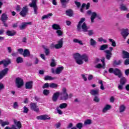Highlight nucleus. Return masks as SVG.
Returning <instances> with one entry per match:
<instances>
[{"instance_id": "nucleus-1", "label": "nucleus", "mask_w": 129, "mask_h": 129, "mask_svg": "<svg viewBox=\"0 0 129 129\" xmlns=\"http://www.w3.org/2000/svg\"><path fill=\"white\" fill-rule=\"evenodd\" d=\"M83 22H85V18H81L80 21H79L77 26V31L78 32H84L85 33L88 32V35L89 36H92V35L94 34V32L92 30H88V27H87V25H86V23H83Z\"/></svg>"}, {"instance_id": "nucleus-2", "label": "nucleus", "mask_w": 129, "mask_h": 129, "mask_svg": "<svg viewBox=\"0 0 129 129\" xmlns=\"http://www.w3.org/2000/svg\"><path fill=\"white\" fill-rule=\"evenodd\" d=\"M87 14L89 15V16H90L91 15V23H94V20L95 19V18H97L98 20H101V17L99 16V15H97V13L96 12H92L91 10H89L87 12Z\"/></svg>"}, {"instance_id": "nucleus-3", "label": "nucleus", "mask_w": 129, "mask_h": 129, "mask_svg": "<svg viewBox=\"0 0 129 129\" xmlns=\"http://www.w3.org/2000/svg\"><path fill=\"white\" fill-rule=\"evenodd\" d=\"M108 71L109 73H113V74L116 75V76H118V78H120L121 76H122L121 71L117 68H109Z\"/></svg>"}, {"instance_id": "nucleus-4", "label": "nucleus", "mask_w": 129, "mask_h": 129, "mask_svg": "<svg viewBox=\"0 0 129 129\" xmlns=\"http://www.w3.org/2000/svg\"><path fill=\"white\" fill-rule=\"evenodd\" d=\"M61 96L60 97V100H68L69 99V96L68 93H67V89L66 88H63L62 90V92L61 93Z\"/></svg>"}, {"instance_id": "nucleus-5", "label": "nucleus", "mask_w": 129, "mask_h": 129, "mask_svg": "<svg viewBox=\"0 0 129 129\" xmlns=\"http://www.w3.org/2000/svg\"><path fill=\"white\" fill-rule=\"evenodd\" d=\"M63 38L59 39L57 41V44L55 45H54V43H52L50 46V48H55L56 49H61V48L63 47Z\"/></svg>"}, {"instance_id": "nucleus-6", "label": "nucleus", "mask_w": 129, "mask_h": 129, "mask_svg": "<svg viewBox=\"0 0 129 129\" xmlns=\"http://www.w3.org/2000/svg\"><path fill=\"white\" fill-rule=\"evenodd\" d=\"M30 8H33L34 11V15H38V6H37V0H32V3L29 4Z\"/></svg>"}, {"instance_id": "nucleus-7", "label": "nucleus", "mask_w": 129, "mask_h": 129, "mask_svg": "<svg viewBox=\"0 0 129 129\" xmlns=\"http://www.w3.org/2000/svg\"><path fill=\"white\" fill-rule=\"evenodd\" d=\"M74 57L76 60V63L79 65H82L83 64V61L81 60V55L79 53H76L74 55Z\"/></svg>"}, {"instance_id": "nucleus-8", "label": "nucleus", "mask_w": 129, "mask_h": 129, "mask_svg": "<svg viewBox=\"0 0 129 129\" xmlns=\"http://www.w3.org/2000/svg\"><path fill=\"white\" fill-rule=\"evenodd\" d=\"M112 50H113V48L112 47H109V50H106L104 51V53H105V57L106 59L107 60H110V58H111V56H112Z\"/></svg>"}, {"instance_id": "nucleus-9", "label": "nucleus", "mask_w": 129, "mask_h": 129, "mask_svg": "<svg viewBox=\"0 0 129 129\" xmlns=\"http://www.w3.org/2000/svg\"><path fill=\"white\" fill-rule=\"evenodd\" d=\"M0 20L1 21H2V22H3L4 26L5 27H8V24L6 23V22H7L8 20H9V17H8V15H7V14L3 13L1 17Z\"/></svg>"}, {"instance_id": "nucleus-10", "label": "nucleus", "mask_w": 129, "mask_h": 129, "mask_svg": "<svg viewBox=\"0 0 129 129\" xmlns=\"http://www.w3.org/2000/svg\"><path fill=\"white\" fill-rule=\"evenodd\" d=\"M28 12H29V8L27 6H25L22 8V11L20 13V15L21 17L25 18V17L27 16Z\"/></svg>"}, {"instance_id": "nucleus-11", "label": "nucleus", "mask_w": 129, "mask_h": 129, "mask_svg": "<svg viewBox=\"0 0 129 129\" xmlns=\"http://www.w3.org/2000/svg\"><path fill=\"white\" fill-rule=\"evenodd\" d=\"M16 84L18 88H21L24 85V81L20 78H17L16 79Z\"/></svg>"}, {"instance_id": "nucleus-12", "label": "nucleus", "mask_w": 129, "mask_h": 129, "mask_svg": "<svg viewBox=\"0 0 129 129\" xmlns=\"http://www.w3.org/2000/svg\"><path fill=\"white\" fill-rule=\"evenodd\" d=\"M8 72H9V68H6L3 70L0 71V80L1 79H3L5 76L8 74Z\"/></svg>"}, {"instance_id": "nucleus-13", "label": "nucleus", "mask_w": 129, "mask_h": 129, "mask_svg": "<svg viewBox=\"0 0 129 129\" xmlns=\"http://www.w3.org/2000/svg\"><path fill=\"white\" fill-rule=\"evenodd\" d=\"M37 119L40 120H47V119L50 120L51 119V117H50L48 115H41L40 116H38L36 117Z\"/></svg>"}, {"instance_id": "nucleus-14", "label": "nucleus", "mask_w": 129, "mask_h": 129, "mask_svg": "<svg viewBox=\"0 0 129 129\" xmlns=\"http://www.w3.org/2000/svg\"><path fill=\"white\" fill-rule=\"evenodd\" d=\"M129 32H128V29H122L121 32V35L122 36L123 38L124 39H126V37L128 36Z\"/></svg>"}, {"instance_id": "nucleus-15", "label": "nucleus", "mask_w": 129, "mask_h": 129, "mask_svg": "<svg viewBox=\"0 0 129 129\" xmlns=\"http://www.w3.org/2000/svg\"><path fill=\"white\" fill-rule=\"evenodd\" d=\"M30 108L32 110L36 111V112H38L39 110V108L37 106V104H36V103H31L30 104Z\"/></svg>"}, {"instance_id": "nucleus-16", "label": "nucleus", "mask_w": 129, "mask_h": 129, "mask_svg": "<svg viewBox=\"0 0 129 129\" xmlns=\"http://www.w3.org/2000/svg\"><path fill=\"white\" fill-rule=\"evenodd\" d=\"M4 65V67H7L9 64H11V60H3L0 61V65Z\"/></svg>"}, {"instance_id": "nucleus-17", "label": "nucleus", "mask_w": 129, "mask_h": 129, "mask_svg": "<svg viewBox=\"0 0 129 129\" xmlns=\"http://www.w3.org/2000/svg\"><path fill=\"white\" fill-rule=\"evenodd\" d=\"M25 88L26 89H32V88H33V81H30L27 82L25 84Z\"/></svg>"}, {"instance_id": "nucleus-18", "label": "nucleus", "mask_w": 129, "mask_h": 129, "mask_svg": "<svg viewBox=\"0 0 129 129\" xmlns=\"http://www.w3.org/2000/svg\"><path fill=\"white\" fill-rule=\"evenodd\" d=\"M90 93L91 95L95 96V95H99V90L92 89L90 91Z\"/></svg>"}, {"instance_id": "nucleus-19", "label": "nucleus", "mask_w": 129, "mask_h": 129, "mask_svg": "<svg viewBox=\"0 0 129 129\" xmlns=\"http://www.w3.org/2000/svg\"><path fill=\"white\" fill-rule=\"evenodd\" d=\"M59 95H60V93L58 92H56V93H54L53 94V95L52 97V101H54V102H56L57 100H58V98L59 97Z\"/></svg>"}, {"instance_id": "nucleus-20", "label": "nucleus", "mask_w": 129, "mask_h": 129, "mask_svg": "<svg viewBox=\"0 0 129 129\" xmlns=\"http://www.w3.org/2000/svg\"><path fill=\"white\" fill-rule=\"evenodd\" d=\"M23 57H30L31 56V52L28 49H24L23 53Z\"/></svg>"}, {"instance_id": "nucleus-21", "label": "nucleus", "mask_w": 129, "mask_h": 129, "mask_svg": "<svg viewBox=\"0 0 129 129\" xmlns=\"http://www.w3.org/2000/svg\"><path fill=\"white\" fill-rule=\"evenodd\" d=\"M123 59H128L129 58V53L123 50L122 52Z\"/></svg>"}, {"instance_id": "nucleus-22", "label": "nucleus", "mask_w": 129, "mask_h": 129, "mask_svg": "<svg viewBox=\"0 0 129 129\" xmlns=\"http://www.w3.org/2000/svg\"><path fill=\"white\" fill-rule=\"evenodd\" d=\"M28 25H32V22H27V23H23L19 27L20 30H24L26 28Z\"/></svg>"}, {"instance_id": "nucleus-23", "label": "nucleus", "mask_w": 129, "mask_h": 129, "mask_svg": "<svg viewBox=\"0 0 129 129\" xmlns=\"http://www.w3.org/2000/svg\"><path fill=\"white\" fill-rule=\"evenodd\" d=\"M14 122L15 124L17 126L18 128H22V123H21V121L17 120V119H14Z\"/></svg>"}, {"instance_id": "nucleus-24", "label": "nucleus", "mask_w": 129, "mask_h": 129, "mask_svg": "<svg viewBox=\"0 0 129 129\" xmlns=\"http://www.w3.org/2000/svg\"><path fill=\"white\" fill-rule=\"evenodd\" d=\"M88 55L86 54H84L81 56V60H83L85 62H88Z\"/></svg>"}, {"instance_id": "nucleus-25", "label": "nucleus", "mask_w": 129, "mask_h": 129, "mask_svg": "<svg viewBox=\"0 0 129 129\" xmlns=\"http://www.w3.org/2000/svg\"><path fill=\"white\" fill-rule=\"evenodd\" d=\"M111 108V106L110 105L107 104L105 106V107L102 109V112L105 113L107 110H109Z\"/></svg>"}, {"instance_id": "nucleus-26", "label": "nucleus", "mask_w": 129, "mask_h": 129, "mask_svg": "<svg viewBox=\"0 0 129 129\" xmlns=\"http://www.w3.org/2000/svg\"><path fill=\"white\" fill-rule=\"evenodd\" d=\"M63 70H64V67H58L55 70V74H60V73H61V72H62Z\"/></svg>"}, {"instance_id": "nucleus-27", "label": "nucleus", "mask_w": 129, "mask_h": 129, "mask_svg": "<svg viewBox=\"0 0 129 129\" xmlns=\"http://www.w3.org/2000/svg\"><path fill=\"white\" fill-rule=\"evenodd\" d=\"M6 34H7V36H15V35H16V34H17V33L16 32H15L14 31L7 30Z\"/></svg>"}, {"instance_id": "nucleus-28", "label": "nucleus", "mask_w": 129, "mask_h": 129, "mask_svg": "<svg viewBox=\"0 0 129 129\" xmlns=\"http://www.w3.org/2000/svg\"><path fill=\"white\" fill-rule=\"evenodd\" d=\"M52 16H53V14L52 13H49L47 15H43L41 18V20L43 21V20H45V19H50Z\"/></svg>"}, {"instance_id": "nucleus-29", "label": "nucleus", "mask_w": 129, "mask_h": 129, "mask_svg": "<svg viewBox=\"0 0 129 129\" xmlns=\"http://www.w3.org/2000/svg\"><path fill=\"white\" fill-rule=\"evenodd\" d=\"M126 83V79L125 78L121 76L120 79V84L122 85H124Z\"/></svg>"}, {"instance_id": "nucleus-30", "label": "nucleus", "mask_w": 129, "mask_h": 129, "mask_svg": "<svg viewBox=\"0 0 129 129\" xmlns=\"http://www.w3.org/2000/svg\"><path fill=\"white\" fill-rule=\"evenodd\" d=\"M0 124H1L2 126H5V125H9L10 124V122L4 121V120L0 119Z\"/></svg>"}, {"instance_id": "nucleus-31", "label": "nucleus", "mask_w": 129, "mask_h": 129, "mask_svg": "<svg viewBox=\"0 0 129 129\" xmlns=\"http://www.w3.org/2000/svg\"><path fill=\"white\" fill-rule=\"evenodd\" d=\"M70 0H60V3L62 6V8H66V4H68Z\"/></svg>"}, {"instance_id": "nucleus-32", "label": "nucleus", "mask_w": 129, "mask_h": 129, "mask_svg": "<svg viewBox=\"0 0 129 129\" xmlns=\"http://www.w3.org/2000/svg\"><path fill=\"white\" fill-rule=\"evenodd\" d=\"M42 47L44 50V53L46 56H48L50 54V49L46 48L45 46H43Z\"/></svg>"}, {"instance_id": "nucleus-33", "label": "nucleus", "mask_w": 129, "mask_h": 129, "mask_svg": "<svg viewBox=\"0 0 129 129\" xmlns=\"http://www.w3.org/2000/svg\"><path fill=\"white\" fill-rule=\"evenodd\" d=\"M52 29H53V30H56V31H58V30H61V27L58 24H54L52 25Z\"/></svg>"}, {"instance_id": "nucleus-34", "label": "nucleus", "mask_w": 129, "mask_h": 129, "mask_svg": "<svg viewBox=\"0 0 129 129\" xmlns=\"http://www.w3.org/2000/svg\"><path fill=\"white\" fill-rule=\"evenodd\" d=\"M67 16L69 17H72L73 16V11L71 9H69V10H67L66 11Z\"/></svg>"}, {"instance_id": "nucleus-35", "label": "nucleus", "mask_w": 129, "mask_h": 129, "mask_svg": "<svg viewBox=\"0 0 129 129\" xmlns=\"http://www.w3.org/2000/svg\"><path fill=\"white\" fill-rule=\"evenodd\" d=\"M68 106V105L66 103H63L59 105V107L60 109H63L64 108H66Z\"/></svg>"}, {"instance_id": "nucleus-36", "label": "nucleus", "mask_w": 129, "mask_h": 129, "mask_svg": "<svg viewBox=\"0 0 129 129\" xmlns=\"http://www.w3.org/2000/svg\"><path fill=\"white\" fill-rule=\"evenodd\" d=\"M107 48H108V45L103 44L100 46L99 50H100V51H102L103 50H105V49H107Z\"/></svg>"}, {"instance_id": "nucleus-37", "label": "nucleus", "mask_w": 129, "mask_h": 129, "mask_svg": "<svg viewBox=\"0 0 129 129\" xmlns=\"http://www.w3.org/2000/svg\"><path fill=\"white\" fill-rule=\"evenodd\" d=\"M125 106H124V105H121V106H120L119 107V112L121 113V112H123V111H124V110H125Z\"/></svg>"}, {"instance_id": "nucleus-38", "label": "nucleus", "mask_w": 129, "mask_h": 129, "mask_svg": "<svg viewBox=\"0 0 129 129\" xmlns=\"http://www.w3.org/2000/svg\"><path fill=\"white\" fill-rule=\"evenodd\" d=\"M49 87H50V88H58V84L55 83H50L49 84Z\"/></svg>"}, {"instance_id": "nucleus-39", "label": "nucleus", "mask_w": 129, "mask_h": 129, "mask_svg": "<svg viewBox=\"0 0 129 129\" xmlns=\"http://www.w3.org/2000/svg\"><path fill=\"white\" fill-rule=\"evenodd\" d=\"M43 94L45 96H48V95L50 94V91L49 90L44 89L43 91Z\"/></svg>"}, {"instance_id": "nucleus-40", "label": "nucleus", "mask_w": 129, "mask_h": 129, "mask_svg": "<svg viewBox=\"0 0 129 129\" xmlns=\"http://www.w3.org/2000/svg\"><path fill=\"white\" fill-rule=\"evenodd\" d=\"M92 123V120L90 119H88L86 120L84 122V125H87V124H91Z\"/></svg>"}, {"instance_id": "nucleus-41", "label": "nucleus", "mask_w": 129, "mask_h": 129, "mask_svg": "<svg viewBox=\"0 0 129 129\" xmlns=\"http://www.w3.org/2000/svg\"><path fill=\"white\" fill-rule=\"evenodd\" d=\"M90 42L91 46H93V47H94L96 45V41L92 38L90 39Z\"/></svg>"}, {"instance_id": "nucleus-42", "label": "nucleus", "mask_w": 129, "mask_h": 129, "mask_svg": "<svg viewBox=\"0 0 129 129\" xmlns=\"http://www.w3.org/2000/svg\"><path fill=\"white\" fill-rule=\"evenodd\" d=\"M76 127L79 129H82V128L83 127V123L80 122V123H77L76 125Z\"/></svg>"}, {"instance_id": "nucleus-43", "label": "nucleus", "mask_w": 129, "mask_h": 129, "mask_svg": "<svg viewBox=\"0 0 129 129\" xmlns=\"http://www.w3.org/2000/svg\"><path fill=\"white\" fill-rule=\"evenodd\" d=\"M55 79V78H52V77L50 76H45L44 77V80H54Z\"/></svg>"}, {"instance_id": "nucleus-44", "label": "nucleus", "mask_w": 129, "mask_h": 129, "mask_svg": "<svg viewBox=\"0 0 129 129\" xmlns=\"http://www.w3.org/2000/svg\"><path fill=\"white\" fill-rule=\"evenodd\" d=\"M120 9L121 11H127V8L123 4H121L120 6Z\"/></svg>"}, {"instance_id": "nucleus-45", "label": "nucleus", "mask_w": 129, "mask_h": 129, "mask_svg": "<svg viewBox=\"0 0 129 129\" xmlns=\"http://www.w3.org/2000/svg\"><path fill=\"white\" fill-rule=\"evenodd\" d=\"M109 42L112 43L111 46L113 47H116V43H115V41H114L112 39H109Z\"/></svg>"}, {"instance_id": "nucleus-46", "label": "nucleus", "mask_w": 129, "mask_h": 129, "mask_svg": "<svg viewBox=\"0 0 129 129\" xmlns=\"http://www.w3.org/2000/svg\"><path fill=\"white\" fill-rule=\"evenodd\" d=\"M23 58H22L21 57H18L17 59H16V62L17 63H23Z\"/></svg>"}, {"instance_id": "nucleus-47", "label": "nucleus", "mask_w": 129, "mask_h": 129, "mask_svg": "<svg viewBox=\"0 0 129 129\" xmlns=\"http://www.w3.org/2000/svg\"><path fill=\"white\" fill-rule=\"evenodd\" d=\"M121 64V61L118 60V61L116 60H114L113 61V66H116L117 65H120Z\"/></svg>"}, {"instance_id": "nucleus-48", "label": "nucleus", "mask_w": 129, "mask_h": 129, "mask_svg": "<svg viewBox=\"0 0 129 129\" xmlns=\"http://www.w3.org/2000/svg\"><path fill=\"white\" fill-rule=\"evenodd\" d=\"M56 33L57 34V36H58V37H61V36L63 35V32L60 29L57 30Z\"/></svg>"}, {"instance_id": "nucleus-49", "label": "nucleus", "mask_w": 129, "mask_h": 129, "mask_svg": "<svg viewBox=\"0 0 129 129\" xmlns=\"http://www.w3.org/2000/svg\"><path fill=\"white\" fill-rule=\"evenodd\" d=\"M74 43H79L80 45H83V43H82V41L79 40L78 39H74Z\"/></svg>"}, {"instance_id": "nucleus-50", "label": "nucleus", "mask_w": 129, "mask_h": 129, "mask_svg": "<svg viewBox=\"0 0 129 129\" xmlns=\"http://www.w3.org/2000/svg\"><path fill=\"white\" fill-rule=\"evenodd\" d=\"M49 87H50V84L48 83H46L42 86L43 89H45L46 88H48Z\"/></svg>"}, {"instance_id": "nucleus-51", "label": "nucleus", "mask_w": 129, "mask_h": 129, "mask_svg": "<svg viewBox=\"0 0 129 129\" xmlns=\"http://www.w3.org/2000/svg\"><path fill=\"white\" fill-rule=\"evenodd\" d=\"M100 100V99H99V98H98V96H95V97L93 99V101H94L95 102L98 103V102H99Z\"/></svg>"}, {"instance_id": "nucleus-52", "label": "nucleus", "mask_w": 129, "mask_h": 129, "mask_svg": "<svg viewBox=\"0 0 129 129\" xmlns=\"http://www.w3.org/2000/svg\"><path fill=\"white\" fill-rule=\"evenodd\" d=\"M17 51L18 53H19V54H21V55H23L24 50L23 48H19L17 49Z\"/></svg>"}, {"instance_id": "nucleus-53", "label": "nucleus", "mask_w": 129, "mask_h": 129, "mask_svg": "<svg viewBox=\"0 0 129 129\" xmlns=\"http://www.w3.org/2000/svg\"><path fill=\"white\" fill-rule=\"evenodd\" d=\"M23 109H24L23 112L24 113H28V112H29V109L26 106H25L23 107Z\"/></svg>"}, {"instance_id": "nucleus-54", "label": "nucleus", "mask_w": 129, "mask_h": 129, "mask_svg": "<svg viewBox=\"0 0 129 129\" xmlns=\"http://www.w3.org/2000/svg\"><path fill=\"white\" fill-rule=\"evenodd\" d=\"M51 67H55L56 66V62H55V59H52L51 63H50Z\"/></svg>"}, {"instance_id": "nucleus-55", "label": "nucleus", "mask_w": 129, "mask_h": 129, "mask_svg": "<svg viewBox=\"0 0 129 129\" xmlns=\"http://www.w3.org/2000/svg\"><path fill=\"white\" fill-rule=\"evenodd\" d=\"M61 124H62L61 123V122H58L55 124V126L56 128H59L61 127Z\"/></svg>"}, {"instance_id": "nucleus-56", "label": "nucleus", "mask_w": 129, "mask_h": 129, "mask_svg": "<svg viewBox=\"0 0 129 129\" xmlns=\"http://www.w3.org/2000/svg\"><path fill=\"white\" fill-rule=\"evenodd\" d=\"M56 110L58 114H63V112L62 111V110L59 109V107L56 108Z\"/></svg>"}, {"instance_id": "nucleus-57", "label": "nucleus", "mask_w": 129, "mask_h": 129, "mask_svg": "<svg viewBox=\"0 0 129 129\" xmlns=\"http://www.w3.org/2000/svg\"><path fill=\"white\" fill-rule=\"evenodd\" d=\"M13 107L15 109H17L18 107H19V104H18V102H14V105H13Z\"/></svg>"}, {"instance_id": "nucleus-58", "label": "nucleus", "mask_w": 129, "mask_h": 129, "mask_svg": "<svg viewBox=\"0 0 129 129\" xmlns=\"http://www.w3.org/2000/svg\"><path fill=\"white\" fill-rule=\"evenodd\" d=\"M124 65H129V58L126 59L124 61Z\"/></svg>"}, {"instance_id": "nucleus-59", "label": "nucleus", "mask_w": 129, "mask_h": 129, "mask_svg": "<svg viewBox=\"0 0 129 129\" xmlns=\"http://www.w3.org/2000/svg\"><path fill=\"white\" fill-rule=\"evenodd\" d=\"M93 79V76L92 75H89L88 77V80L90 81V80H92Z\"/></svg>"}, {"instance_id": "nucleus-60", "label": "nucleus", "mask_w": 129, "mask_h": 129, "mask_svg": "<svg viewBox=\"0 0 129 129\" xmlns=\"http://www.w3.org/2000/svg\"><path fill=\"white\" fill-rule=\"evenodd\" d=\"M123 85L120 84V85H118V89H119V90H122V89H123Z\"/></svg>"}, {"instance_id": "nucleus-61", "label": "nucleus", "mask_w": 129, "mask_h": 129, "mask_svg": "<svg viewBox=\"0 0 129 129\" xmlns=\"http://www.w3.org/2000/svg\"><path fill=\"white\" fill-rule=\"evenodd\" d=\"M75 5H76V6L78 8H79V7H80V6H81V4H80V2H78L77 1H75Z\"/></svg>"}, {"instance_id": "nucleus-62", "label": "nucleus", "mask_w": 129, "mask_h": 129, "mask_svg": "<svg viewBox=\"0 0 129 129\" xmlns=\"http://www.w3.org/2000/svg\"><path fill=\"white\" fill-rule=\"evenodd\" d=\"M16 11L17 12H20L21 11V6L20 5H17L16 7Z\"/></svg>"}, {"instance_id": "nucleus-63", "label": "nucleus", "mask_w": 129, "mask_h": 129, "mask_svg": "<svg viewBox=\"0 0 129 129\" xmlns=\"http://www.w3.org/2000/svg\"><path fill=\"white\" fill-rule=\"evenodd\" d=\"M73 127V124L72 123H70L67 126V128H71Z\"/></svg>"}, {"instance_id": "nucleus-64", "label": "nucleus", "mask_w": 129, "mask_h": 129, "mask_svg": "<svg viewBox=\"0 0 129 129\" xmlns=\"http://www.w3.org/2000/svg\"><path fill=\"white\" fill-rule=\"evenodd\" d=\"M125 74L126 75V76H128L129 74V69H127L125 71Z\"/></svg>"}]
</instances>
